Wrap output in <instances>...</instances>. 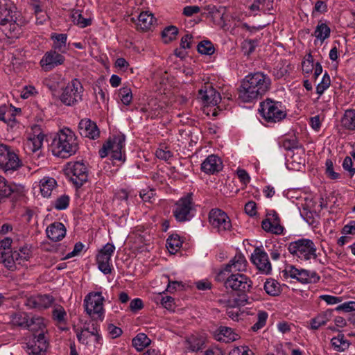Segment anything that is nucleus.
Here are the masks:
<instances>
[{
  "instance_id": "obj_22",
  "label": "nucleus",
  "mask_w": 355,
  "mask_h": 355,
  "mask_svg": "<svg viewBox=\"0 0 355 355\" xmlns=\"http://www.w3.org/2000/svg\"><path fill=\"white\" fill-rule=\"evenodd\" d=\"M198 98L207 105H216L221 100L220 94L210 85H206L199 90Z\"/></svg>"
},
{
  "instance_id": "obj_64",
  "label": "nucleus",
  "mask_w": 355,
  "mask_h": 355,
  "mask_svg": "<svg viewBox=\"0 0 355 355\" xmlns=\"http://www.w3.org/2000/svg\"><path fill=\"white\" fill-rule=\"evenodd\" d=\"M326 166V173L332 180L339 178L340 175L334 171L333 162L331 159H327L325 162Z\"/></svg>"
},
{
  "instance_id": "obj_52",
  "label": "nucleus",
  "mask_w": 355,
  "mask_h": 355,
  "mask_svg": "<svg viewBox=\"0 0 355 355\" xmlns=\"http://www.w3.org/2000/svg\"><path fill=\"white\" fill-rule=\"evenodd\" d=\"M31 156V161L35 166H42L45 163V156L41 150L26 153Z\"/></svg>"
},
{
  "instance_id": "obj_53",
  "label": "nucleus",
  "mask_w": 355,
  "mask_h": 355,
  "mask_svg": "<svg viewBox=\"0 0 355 355\" xmlns=\"http://www.w3.org/2000/svg\"><path fill=\"white\" fill-rule=\"evenodd\" d=\"M178 33V28L175 26H171L166 27L162 31V37L165 43H168L175 39Z\"/></svg>"
},
{
  "instance_id": "obj_41",
  "label": "nucleus",
  "mask_w": 355,
  "mask_h": 355,
  "mask_svg": "<svg viewBox=\"0 0 355 355\" xmlns=\"http://www.w3.org/2000/svg\"><path fill=\"white\" fill-rule=\"evenodd\" d=\"M151 343L150 339L143 333L138 334L132 341V346L136 349L137 351L141 352Z\"/></svg>"
},
{
  "instance_id": "obj_45",
  "label": "nucleus",
  "mask_w": 355,
  "mask_h": 355,
  "mask_svg": "<svg viewBox=\"0 0 355 355\" xmlns=\"http://www.w3.org/2000/svg\"><path fill=\"white\" fill-rule=\"evenodd\" d=\"M71 19L73 23L80 27L85 28L92 23L90 18H84L79 10H73L71 13Z\"/></svg>"
},
{
  "instance_id": "obj_47",
  "label": "nucleus",
  "mask_w": 355,
  "mask_h": 355,
  "mask_svg": "<svg viewBox=\"0 0 355 355\" xmlns=\"http://www.w3.org/2000/svg\"><path fill=\"white\" fill-rule=\"evenodd\" d=\"M188 349L192 352H197L203 347L205 338L202 336H192L189 338Z\"/></svg>"
},
{
  "instance_id": "obj_24",
  "label": "nucleus",
  "mask_w": 355,
  "mask_h": 355,
  "mask_svg": "<svg viewBox=\"0 0 355 355\" xmlns=\"http://www.w3.org/2000/svg\"><path fill=\"white\" fill-rule=\"evenodd\" d=\"M222 168L223 162L220 158L215 155H209L201 164V170L207 174H214Z\"/></svg>"
},
{
  "instance_id": "obj_3",
  "label": "nucleus",
  "mask_w": 355,
  "mask_h": 355,
  "mask_svg": "<svg viewBox=\"0 0 355 355\" xmlns=\"http://www.w3.org/2000/svg\"><path fill=\"white\" fill-rule=\"evenodd\" d=\"M289 253L300 261H307L318 258V249L314 242L309 239H300L290 242L287 247Z\"/></svg>"
},
{
  "instance_id": "obj_46",
  "label": "nucleus",
  "mask_w": 355,
  "mask_h": 355,
  "mask_svg": "<svg viewBox=\"0 0 355 355\" xmlns=\"http://www.w3.org/2000/svg\"><path fill=\"white\" fill-rule=\"evenodd\" d=\"M209 12L211 13L212 20L216 25L222 28L225 26L226 24L224 19V8L216 9L215 7H213Z\"/></svg>"
},
{
  "instance_id": "obj_29",
  "label": "nucleus",
  "mask_w": 355,
  "mask_h": 355,
  "mask_svg": "<svg viewBox=\"0 0 355 355\" xmlns=\"http://www.w3.org/2000/svg\"><path fill=\"white\" fill-rule=\"evenodd\" d=\"M156 19L153 15L148 11L142 12L138 17L137 28L142 31L150 30L154 26Z\"/></svg>"
},
{
  "instance_id": "obj_10",
  "label": "nucleus",
  "mask_w": 355,
  "mask_h": 355,
  "mask_svg": "<svg viewBox=\"0 0 355 355\" xmlns=\"http://www.w3.org/2000/svg\"><path fill=\"white\" fill-rule=\"evenodd\" d=\"M223 282L227 289L240 291L245 293L250 292L252 287V282L249 277L243 273H231L227 275L223 279H216Z\"/></svg>"
},
{
  "instance_id": "obj_13",
  "label": "nucleus",
  "mask_w": 355,
  "mask_h": 355,
  "mask_svg": "<svg viewBox=\"0 0 355 355\" xmlns=\"http://www.w3.org/2000/svg\"><path fill=\"white\" fill-rule=\"evenodd\" d=\"M283 272L286 277L295 279L302 284L317 283L320 279L314 270L298 269L292 265L287 266Z\"/></svg>"
},
{
  "instance_id": "obj_63",
  "label": "nucleus",
  "mask_w": 355,
  "mask_h": 355,
  "mask_svg": "<svg viewBox=\"0 0 355 355\" xmlns=\"http://www.w3.org/2000/svg\"><path fill=\"white\" fill-rule=\"evenodd\" d=\"M155 155L158 159L168 161L172 158L173 153L166 148L165 149L158 148L155 152Z\"/></svg>"
},
{
  "instance_id": "obj_31",
  "label": "nucleus",
  "mask_w": 355,
  "mask_h": 355,
  "mask_svg": "<svg viewBox=\"0 0 355 355\" xmlns=\"http://www.w3.org/2000/svg\"><path fill=\"white\" fill-rule=\"evenodd\" d=\"M57 182L51 177H44L40 181V192L43 197L49 198L54 190L56 189Z\"/></svg>"
},
{
  "instance_id": "obj_30",
  "label": "nucleus",
  "mask_w": 355,
  "mask_h": 355,
  "mask_svg": "<svg viewBox=\"0 0 355 355\" xmlns=\"http://www.w3.org/2000/svg\"><path fill=\"white\" fill-rule=\"evenodd\" d=\"M3 25L1 26L2 32L8 38H17L21 35V26L19 25L14 19L12 21L4 22Z\"/></svg>"
},
{
  "instance_id": "obj_55",
  "label": "nucleus",
  "mask_w": 355,
  "mask_h": 355,
  "mask_svg": "<svg viewBox=\"0 0 355 355\" xmlns=\"http://www.w3.org/2000/svg\"><path fill=\"white\" fill-rule=\"evenodd\" d=\"M69 200L67 195H62L53 202V207L57 210L66 209L69 207Z\"/></svg>"
},
{
  "instance_id": "obj_59",
  "label": "nucleus",
  "mask_w": 355,
  "mask_h": 355,
  "mask_svg": "<svg viewBox=\"0 0 355 355\" xmlns=\"http://www.w3.org/2000/svg\"><path fill=\"white\" fill-rule=\"evenodd\" d=\"M270 245L271 247L268 249L270 255L272 260L277 261L280 258L283 248L279 243H271Z\"/></svg>"
},
{
  "instance_id": "obj_33",
  "label": "nucleus",
  "mask_w": 355,
  "mask_h": 355,
  "mask_svg": "<svg viewBox=\"0 0 355 355\" xmlns=\"http://www.w3.org/2000/svg\"><path fill=\"white\" fill-rule=\"evenodd\" d=\"M13 252L15 259L19 265H22L24 262L28 261L32 255L31 248L27 245L18 248H15Z\"/></svg>"
},
{
  "instance_id": "obj_60",
  "label": "nucleus",
  "mask_w": 355,
  "mask_h": 355,
  "mask_svg": "<svg viewBox=\"0 0 355 355\" xmlns=\"http://www.w3.org/2000/svg\"><path fill=\"white\" fill-rule=\"evenodd\" d=\"M314 65L312 55L311 54L307 55L306 59L302 64L303 72L306 74L311 73L313 70Z\"/></svg>"
},
{
  "instance_id": "obj_36",
  "label": "nucleus",
  "mask_w": 355,
  "mask_h": 355,
  "mask_svg": "<svg viewBox=\"0 0 355 355\" xmlns=\"http://www.w3.org/2000/svg\"><path fill=\"white\" fill-rule=\"evenodd\" d=\"M0 261L8 270L15 271L17 269V262L15 259L14 252L8 251L0 254Z\"/></svg>"
},
{
  "instance_id": "obj_26",
  "label": "nucleus",
  "mask_w": 355,
  "mask_h": 355,
  "mask_svg": "<svg viewBox=\"0 0 355 355\" xmlns=\"http://www.w3.org/2000/svg\"><path fill=\"white\" fill-rule=\"evenodd\" d=\"M66 228L60 222H55L49 225L46 229V234L48 238L52 241H59L66 235Z\"/></svg>"
},
{
  "instance_id": "obj_42",
  "label": "nucleus",
  "mask_w": 355,
  "mask_h": 355,
  "mask_svg": "<svg viewBox=\"0 0 355 355\" xmlns=\"http://www.w3.org/2000/svg\"><path fill=\"white\" fill-rule=\"evenodd\" d=\"M248 297L245 293L230 297L224 301L225 306L227 308H236L245 306L248 303Z\"/></svg>"
},
{
  "instance_id": "obj_56",
  "label": "nucleus",
  "mask_w": 355,
  "mask_h": 355,
  "mask_svg": "<svg viewBox=\"0 0 355 355\" xmlns=\"http://www.w3.org/2000/svg\"><path fill=\"white\" fill-rule=\"evenodd\" d=\"M279 145L286 150H292L299 147V143L295 138H284L279 142Z\"/></svg>"
},
{
  "instance_id": "obj_58",
  "label": "nucleus",
  "mask_w": 355,
  "mask_h": 355,
  "mask_svg": "<svg viewBox=\"0 0 355 355\" xmlns=\"http://www.w3.org/2000/svg\"><path fill=\"white\" fill-rule=\"evenodd\" d=\"M257 45V41L254 40H245L242 43V49L245 55H250L252 53L256 46Z\"/></svg>"
},
{
  "instance_id": "obj_1",
  "label": "nucleus",
  "mask_w": 355,
  "mask_h": 355,
  "mask_svg": "<svg viewBox=\"0 0 355 355\" xmlns=\"http://www.w3.org/2000/svg\"><path fill=\"white\" fill-rule=\"evenodd\" d=\"M271 85L270 77L262 72L250 73L243 80L239 98L243 103H252L261 98L269 89Z\"/></svg>"
},
{
  "instance_id": "obj_25",
  "label": "nucleus",
  "mask_w": 355,
  "mask_h": 355,
  "mask_svg": "<svg viewBox=\"0 0 355 355\" xmlns=\"http://www.w3.org/2000/svg\"><path fill=\"white\" fill-rule=\"evenodd\" d=\"M26 329L33 332V336H40L46 333V324L44 318L39 315H31Z\"/></svg>"
},
{
  "instance_id": "obj_28",
  "label": "nucleus",
  "mask_w": 355,
  "mask_h": 355,
  "mask_svg": "<svg viewBox=\"0 0 355 355\" xmlns=\"http://www.w3.org/2000/svg\"><path fill=\"white\" fill-rule=\"evenodd\" d=\"M53 42L52 50H55L60 53H66L68 51L67 41L68 36L65 33H52L50 36Z\"/></svg>"
},
{
  "instance_id": "obj_7",
  "label": "nucleus",
  "mask_w": 355,
  "mask_h": 355,
  "mask_svg": "<svg viewBox=\"0 0 355 355\" xmlns=\"http://www.w3.org/2000/svg\"><path fill=\"white\" fill-rule=\"evenodd\" d=\"M125 146L124 135H114L112 138H110L99 150V155L104 158L109 154L114 160L125 161V153L123 148Z\"/></svg>"
},
{
  "instance_id": "obj_43",
  "label": "nucleus",
  "mask_w": 355,
  "mask_h": 355,
  "mask_svg": "<svg viewBox=\"0 0 355 355\" xmlns=\"http://www.w3.org/2000/svg\"><path fill=\"white\" fill-rule=\"evenodd\" d=\"M31 315L26 313H18L13 314L10 318V322L23 329L27 328Z\"/></svg>"
},
{
  "instance_id": "obj_16",
  "label": "nucleus",
  "mask_w": 355,
  "mask_h": 355,
  "mask_svg": "<svg viewBox=\"0 0 355 355\" xmlns=\"http://www.w3.org/2000/svg\"><path fill=\"white\" fill-rule=\"evenodd\" d=\"M21 161L16 153L9 146L0 144V167L5 171L17 170Z\"/></svg>"
},
{
  "instance_id": "obj_54",
  "label": "nucleus",
  "mask_w": 355,
  "mask_h": 355,
  "mask_svg": "<svg viewBox=\"0 0 355 355\" xmlns=\"http://www.w3.org/2000/svg\"><path fill=\"white\" fill-rule=\"evenodd\" d=\"M53 318L60 323L66 322L67 313L64 309L61 306H55L53 309Z\"/></svg>"
},
{
  "instance_id": "obj_18",
  "label": "nucleus",
  "mask_w": 355,
  "mask_h": 355,
  "mask_svg": "<svg viewBox=\"0 0 355 355\" xmlns=\"http://www.w3.org/2000/svg\"><path fill=\"white\" fill-rule=\"evenodd\" d=\"M251 261L260 272L270 275L272 271V265L269 261L268 254L262 249L257 248L251 254Z\"/></svg>"
},
{
  "instance_id": "obj_35",
  "label": "nucleus",
  "mask_w": 355,
  "mask_h": 355,
  "mask_svg": "<svg viewBox=\"0 0 355 355\" xmlns=\"http://www.w3.org/2000/svg\"><path fill=\"white\" fill-rule=\"evenodd\" d=\"M16 189V184L8 183L3 177L0 175V202L9 197Z\"/></svg>"
},
{
  "instance_id": "obj_38",
  "label": "nucleus",
  "mask_w": 355,
  "mask_h": 355,
  "mask_svg": "<svg viewBox=\"0 0 355 355\" xmlns=\"http://www.w3.org/2000/svg\"><path fill=\"white\" fill-rule=\"evenodd\" d=\"M341 124L347 130H355V110H347L345 112L341 119Z\"/></svg>"
},
{
  "instance_id": "obj_5",
  "label": "nucleus",
  "mask_w": 355,
  "mask_h": 355,
  "mask_svg": "<svg viewBox=\"0 0 355 355\" xmlns=\"http://www.w3.org/2000/svg\"><path fill=\"white\" fill-rule=\"evenodd\" d=\"M104 301L102 292L89 293L84 299V307L87 314L93 320L103 321L105 317Z\"/></svg>"
},
{
  "instance_id": "obj_15",
  "label": "nucleus",
  "mask_w": 355,
  "mask_h": 355,
  "mask_svg": "<svg viewBox=\"0 0 355 355\" xmlns=\"http://www.w3.org/2000/svg\"><path fill=\"white\" fill-rule=\"evenodd\" d=\"M115 251L112 243H106L98 252L96 257L98 269L105 275L112 272V264L111 257Z\"/></svg>"
},
{
  "instance_id": "obj_57",
  "label": "nucleus",
  "mask_w": 355,
  "mask_h": 355,
  "mask_svg": "<svg viewBox=\"0 0 355 355\" xmlns=\"http://www.w3.org/2000/svg\"><path fill=\"white\" fill-rule=\"evenodd\" d=\"M331 83V80L329 76L327 74V73H325L321 81L318 84L316 87V92L319 95H322L324 92L329 88Z\"/></svg>"
},
{
  "instance_id": "obj_17",
  "label": "nucleus",
  "mask_w": 355,
  "mask_h": 355,
  "mask_svg": "<svg viewBox=\"0 0 355 355\" xmlns=\"http://www.w3.org/2000/svg\"><path fill=\"white\" fill-rule=\"evenodd\" d=\"M44 137L45 134L43 132L41 127L38 125H33L24 144L26 152L31 153L41 150Z\"/></svg>"
},
{
  "instance_id": "obj_12",
  "label": "nucleus",
  "mask_w": 355,
  "mask_h": 355,
  "mask_svg": "<svg viewBox=\"0 0 355 355\" xmlns=\"http://www.w3.org/2000/svg\"><path fill=\"white\" fill-rule=\"evenodd\" d=\"M83 87L77 79L72 80L63 89L60 96L61 102L67 106H73L82 100Z\"/></svg>"
},
{
  "instance_id": "obj_8",
  "label": "nucleus",
  "mask_w": 355,
  "mask_h": 355,
  "mask_svg": "<svg viewBox=\"0 0 355 355\" xmlns=\"http://www.w3.org/2000/svg\"><path fill=\"white\" fill-rule=\"evenodd\" d=\"M64 171L66 176L76 187H80L88 180L89 168L83 161L68 162Z\"/></svg>"
},
{
  "instance_id": "obj_21",
  "label": "nucleus",
  "mask_w": 355,
  "mask_h": 355,
  "mask_svg": "<svg viewBox=\"0 0 355 355\" xmlns=\"http://www.w3.org/2000/svg\"><path fill=\"white\" fill-rule=\"evenodd\" d=\"M261 227L266 232L277 235L282 234L284 230L280 224L278 214L275 211L268 214V217L262 221Z\"/></svg>"
},
{
  "instance_id": "obj_14",
  "label": "nucleus",
  "mask_w": 355,
  "mask_h": 355,
  "mask_svg": "<svg viewBox=\"0 0 355 355\" xmlns=\"http://www.w3.org/2000/svg\"><path fill=\"white\" fill-rule=\"evenodd\" d=\"M209 222L211 227L220 234L230 230L232 227L229 216L220 209H212L209 211Z\"/></svg>"
},
{
  "instance_id": "obj_27",
  "label": "nucleus",
  "mask_w": 355,
  "mask_h": 355,
  "mask_svg": "<svg viewBox=\"0 0 355 355\" xmlns=\"http://www.w3.org/2000/svg\"><path fill=\"white\" fill-rule=\"evenodd\" d=\"M53 298L49 295H38L32 297L28 300V306L35 309H47L51 306Z\"/></svg>"
},
{
  "instance_id": "obj_4",
  "label": "nucleus",
  "mask_w": 355,
  "mask_h": 355,
  "mask_svg": "<svg viewBox=\"0 0 355 355\" xmlns=\"http://www.w3.org/2000/svg\"><path fill=\"white\" fill-rule=\"evenodd\" d=\"M76 336L78 341L85 345L90 352H95L103 345L99 327L96 324L92 323L91 325L85 327L80 331H77Z\"/></svg>"
},
{
  "instance_id": "obj_49",
  "label": "nucleus",
  "mask_w": 355,
  "mask_h": 355,
  "mask_svg": "<svg viewBox=\"0 0 355 355\" xmlns=\"http://www.w3.org/2000/svg\"><path fill=\"white\" fill-rule=\"evenodd\" d=\"M264 290L271 296H277L280 293L279 283L273 279H268L264 284Z\"/></svg>"
},
{
  "instance_id": "obj_34",
  "label": "nucleus",
  "mask_w": 355,
  "mask_h": 355,
  "mask_svg": "<svg viewBox=\"0 0 355 355\" xmlns=\"http://www.w3.org/2000/svg\"><path fill=\"white\" fill-rule=\"evenodd\" d=\"M216 335V339L224 343H230L236 340L239 336L235 334L232 329L227 327H220Z\"/></svg>"
},
{
  "instance_id": "obj_11",
  "label": "nucleus",
  "mask_w": 355,
  "mask_h": 355,
  "mask_svg": "<svg viewBox=\"0 0 355 355\" xmlns=\"http://www.w3.org/2000/svg\"><path fill=\"white\" fill-rule=\"evenodd\" d=\"M248 263L245 257L241 252L236 253L229 262L221 266L216 276V279H223L231 273H243L247 270Z\"/></svg>"
},
{
  "instance_id": "obj_44",
  "label": "nucleus",
  "mask_w": 355,
  "mask_h": 355,
  "mask_svg": "<svg viewBox=\"0 0 355 355\" xmlns=\"http://www.w3.org/2000/svg\"><path fill=\"white\" fill-rule=\"evenodd\" d=\"M182 245L180 236L178 234H172L166 240V247L171 254L177 252Z\"/></svg>"
},
{
  "instance_id": "obj_51",
  "label": "nucleus",
  "mask_w": 355,
  "mask_h": 355,
  "mask_svg": "<svg viewBox=\"0 0 355 355\" xmlns=\"http://www.w3.org/2000/svg\"><path fill=\"white\" fill-rule=\"evenodd\" d=\"M197 48L200 53L208 55H212L215 51L213 44L209 40L200 42Z\"/></svg>"
},
{
  "instance_id": "obj_37",
  "label": "nucleus",
  "mask_w": 355,
  "mask_h": 355,
  "mask_svg": "<svg viewBox=\"0 0 355 355\" xmlns=\"http://www.w3.org/2000/svg\"><path fill=\"white\" fill-rule=\"evenodd\" d=\"M331 29L328 25L320 21L315 27L313 35L316 39L321 42H323L326 39L329 37Z\"/></svg>"
},
{
  "instance_id": "obj_6",
  "label": "nucleus",
  "mask_w": 355,
  "mask_h": 355,
  "mask_svg": "<svg viewBox=\"0 0 355 355\" xmlns=\"http://www.w3.org/2000/svg\"><path fill=\"white\" fill-rule=\"evenodd\" d=\"M259 112L261 117L269 123L279 122L286 116V113L285 110H284L282 103L270 98L260 103Z\"/></svg>"
},
{
  "instance_id": "obj_50",
  "label": "nucleus",
  "mask_w": 355,
  "mask_h": 355,
  "mask_svg": "<svg viewBox=\"0 0 355 355\" xmlns=\"http://www.w3.org/2000/svg\"><path fill=\"white\" fill-rule=\"evenodd\" d=\"M268 317L267 312L264 311H259L257 315V322L252 326V331L256 332L262 329L266 324Z\"/></svg>"
},
{
  "instance_id": "obj_9",
  "label": "nucleus",
  "mask_w": 355,
  "mask_h": 355,
  "mask_svg": "<svg viewBox=\"0 0 355 355\" xmlns=\"http://www.w3.org/2000/svg\"><path fill=\"white\" fill-rule=\"evenodd\" d=\"M192 196V193H187L175 204L173 214L177 221H189L193 217L195 207Z\"/></svg>"
},
{
  "instance_id": "obj_61",
  "label": "nucleus",
  "mask_w": 355,
  "mask_h": 355,
  "mask_svg": "<svg viewBox=\"0 0 355 355\" xmlns=\"http://www.w3.org/2000/svg\"><path fill=\"white\" fill-rule=\"evenodd\" d=\"M37 93V89L34 86L28 85L24 86L20 92V96L23 99H27L31 96H35Z\"/></svg>"
},
{
  "instance_id": "obj_32",
  "label": "nucleus",
  "mask_w": 355,
  "mask_h": 355,
  "mask_svg": "<svg viewBox=\"0 0 355 355\" xmlns=\"http://www.w3.org/2000/svg\"><path fill=\"white\" fill-rule=\"evenodd\" d=\"M12 6L7 0L0 1V26L4 22L12 21L13 17Z\"/></svg>"
},
{
  "instance_id": "obj_62",
  "label": "nucleus",
  "mask_w": 355,
  "mask_h": 355,
  "mask_svg": "<svg viewBox=\"0 0 355 355\" xmlns=\"http://www.w3.org/2000/svg\"><path fill=\"white\" fill-rule=\"evenodd\" d=\"M107 331L111 338H116L123 333V331L120 327H118L112 323L107 324Z\"/></svg>"
},
{
  "instance_id": "obj_48",
  "label": "nucleus",
  "mask_w": 355,
  "mask_h": 355,
  "mask_svg": "<svg viewBox=\"0 0 355 355\" xmlns=\"http://www.w3.org/2000/svg\"><path fill=\"white\" fill-rule=\"evenodd\" d=\"M119 98L124 105H129L132 101V93L128 86H124L119 89Z\"/></svg>"
},
{
  "instance_id": "obj_20",
  "label": "nucleus",
  "mask_w": 355,
  "mask_h": 355,
  "mask_svg": "<svg viewBox=\"0 0 355 355\" xmlns=\"http://www.w3.org/2000/svg\"><path fill=\"white\" fill-rule=\"evenodd\" d=\"M60 53L55 50H50L44 53L40 64L44 71H49L55 67L64 63L65 58Z\"/></svg>"
},
{
  "instance_id": "obj_23",
  "label": "nucleus",
  "mask_w": 355,
  "mask_h": 355,
  "mask_svg": "<svg viewBox=\"0 0 355 355\" xmlns=\"http://www.w3.org/2000/svg\"><path fill=\"white\" fill-rule=\"evenodd\" d=\"M80 134L85 137L96 139L100 135V131L96 124L89 119L80 120L78 124Z\"/></svg>"
},
{
  "instance_id": "obj_2",
  "label": "nucleus",
  "mask_w": 355,
  "mask_h": 355,
  "mask_svg": "<svg viewBox=\"0 0 355 355\" xmlns=\"http://www.w3.org/2000/svg\"><path fill=\"white\" fill-rule=\"evenodd\" d=\"M79 148L78 137L70 128L60 129L51 142V151L54 156L68 158L76 153Z\"/></svg>"
},
{
  "instance_id": "obj_39",
  "label": "nucleus",
  "mask_w": 355,
  "mask_h": 355,
  "mask_svg": "<svg viewBox=\"0 0 355 355\" xmlns=\"http://www.w3.org/2000/svg\"><path fill=\"white\" fill-rule=\"evenodd\" d=\"M331 345L334 350L342 352L347 350L350 343L345 339L343 334H338L337 336L334 337L331 340Z\"/></svg>"
},
{
  "instance_id": "obj_19",
  "label": "nucleus",
  "mask_w": 355,
  "mask_h": 355,
  "mask_svg": "<svg viewBox=\"0 0 355 355\" xmlns=\"http://www.w3.org/2000/svg\"><path fill=\"white\" fill-rule=\"evenodd\" d=\"M49 343L45 336L42 333L40 336H33L24 346V349L29 355H41L44 353Z\"/></svg>"
},
{
  "instance_id": "obj_40",
  "label": "nucleus",
  "mask_w": 355,
  "mask_h": 355,
  "mask_svg": "<svg viewBox=\"0 0 355 355\" xmlns=\"http://www.w3.org/2000/svg\"><path fill=\"white\" fill-rule=\"evenodd\" d=\"M330 314L326 312H322L318 314L315 317L312 318L310 322V329L317 330L320 327L325 325L330 320Z\"/></svg>"
}]
</instances>
